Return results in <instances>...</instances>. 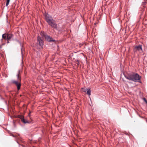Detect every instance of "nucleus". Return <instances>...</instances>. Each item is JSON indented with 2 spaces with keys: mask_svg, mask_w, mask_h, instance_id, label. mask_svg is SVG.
Listing matches in <instances>:
<instances>
[{
  "mask_svg": "<svg viewBox=\"0 0 147 147\" xmlns=\"http://www.w3.org/2000/svg\"><path fill=\"white\" fill-rule=\"evenodd\" d=\"M125 77L127 79L132 81L135 82H140V81L141 77L138 74L134 72H132L128 74Z\"/></svg>",
  "mask_w": 147,
  "mask_h": 147,
  "instance_id": "obj_1",
  "label": "nucleus"
},
{
  "mask_svg": "<svg viewBox=\"0 0 147 147\" xmlns=\"http://www.w3.org/2000/svg\"><path fill=\"white\" fill-rule=\"evenodd\" d=\"M17 76L18 79V81L13 80L12 83L17 86L18 90H19L20 89L21 86V77L19 74L17 75Z\"/></svg>",
  "mask_w": 147,
  "mask_h": 147,
  "instance_id": "obj_2",
  "label": "nucleus"
},
{
  "mask_svg": "<svg viewBox=\"0 0 147 147\" xmlns=\"http://www.w3.org/2000/svg\"><path fill=\"white\" fill-rule=\"evenodd\" d=\"M40 35L43 37V38H45V39L48 41L54 42L55 41V40L53 39L50 36L46 35V34L44 32H41L40 33Z\"/></svg>",
  "mask_w": 147,
  "mask_h": 147,
  "instance_id": "obj_3",
  "label": "nucleus"
},
{
  "mask_svg": "<svg viewBox=\"0 0 147 147\" xmlns=\"http://www.w3.org/2000/svg\"><path fill=\"white\" fill-rule=\"evenodd\" d=\"M44 16L45 20L48 24L54 20L50 16L47 14H45Z\"/></svg>",
  "mask_w": 147,
  "mask_h": 147,
  "instance_id": "obj_4",
  "label": "nucleus"
},
{
  "mask_svg": "<svg viewBox=\"0 0 147 147\" xmlns=\"http://www.w3.org/2000/svg\"><path fill=\"white\" fill-rule=\"evenodd\" d=\"M142 46L139 45L138 46H136L134 49V51L135 52H137V51H142Z\"/></svg>",
  "mask_w": 147,
  "mask_h": 147,
  "instance_id": "obj_5",
  "label": "nucleus"
},
{
  "mask_svg": "<svg viewBox=\"0 0 147 147\" xmlns=\"http://www.w3.org/2000/svg\"><path fill=\"white\" fill-rule=\"evenodd\" d=\"M52 27L54 28L57 29V24L55 22L54 20L48 24Z\"/></svg>",
  "mask_w": 147,
  "mask_h": 147,
  "instance_id": "obj_6",
  "label": "nucleus"
},
{
  "mask_svg": "<svg viewBox=\"0 0 147 147\" xmlns=\"http://www.w3.org/2000/svg\"><path fill=\"white\" fill-rule=\"evenodd\" d=\"M52 27L54 28L57 29V24L55 22L54 20L48 24Z\"/></svg>",
  "mask_w": 147,
  "mask_h": 147,
  "instance_id": "obj_7",
  "label": "nucleus"
},
{
  "mask_svg": "<svg viewBox=\"0 0 147 147\" xmlns=\"http://www.w3.org/2000/svg\"><path fill=\"white\" fill-rule=\"evenodd\" d=\"M18 117L20 119L21 121L24 123H29L28 121L25 119L24 117L22 115H19Z\"/></svg>",
  "mask_w": 147,
  "mask_h": 147,
  "instance_id": "obj_8",
  "label": "nucleus"
},
{
  "mask_svg": "<svg viewBox=\"0 0 147 147\" xmlns=\"http://www.w3.org/2000/svg\"><path fill=\"white\" fill-rule=\"evenodd\" d=\"M37 40L39 45L40 46H42L43 45V40L39 36L38 37Z\"/></svg>",
  "mask_w": 147,
  "mask_h": 147,
  "instance_id": "obj_9",
  "label": "nucleus"
},
{
  "mask_svg": "<svg viewBox=\"0 0 147 147\" xmlns=\"http://www.w3.org/2000/svg\"><path fill=\"white\" fill-rule=\"evenodd\" d=\"M7 43H9L10 39L13 37V34H11L7 33Z\"/></svg>",
  "mask_w": 147,
  "mask_h": 147,
  "instance_id": "obj_10",
  "label": "nucleus"
},
{
  "mask_svg": "<svg viewBox=\"0 0 147 147\" xmlns=\"http://www.w3.org/2000/svg\"><path fill=\"white\" fill-rule=\"evenodd\" d=\"M84 90L83 91L84 92H86L87 91V94L88 95H90L91 94L90 92H91V90L89 88H88L86 89H84Z\"/></svg>",
  "mask_w": 147,
  "mask_h": 147,
  "instance_id": "obj_11",
  "label": "nucleus"
},
{
  "mask_svg": "<svg viewBox=\"0 0 147 147\" xmlns=\"http://www.w3.org/2000/svg\"><path fill=\"white\" fill-rule=\"evenodd\" d=\"M2 39H1V40L2 41L3 39L5 40H7V34H3L2 36Z\"/></svg>",
  "mask_w": 147,
  "mask_h": 147,
  "instance_id": "obj_12",
  "label": "nucleus"
},
{
  "mask_svg": "<svg viewBox=\"0 0 147 147\" xmlns=\"http://www.w3.org/2000/svg\"><path fill=\"white\" fill-rule=\"evenodd\" d=\"M12 136L15 138L16 139H17L18 140L19 139V134L17 135H14L13 134H11V135Z\"/></svg>",
  "mask_w": 147,
  "mask_h": 147,
  "instance_id": "obj_13",
  "label": "nucleus"
},
{
  "mask_svg": "<svg viewBox=\"0 0 147 147\" xmlns=\"http://www.w3.org/2000/svg\"><path fill=\"white\" fill-rule=\"evenodd\" d=\"M10 0H6V6L7 7L8 5L9 4V1Z\"/></svg>",
  "mask_w": 147,
  "mask_h": 147,
  "instance_id": "obj_14",
  "label": "nucleus"
},
{
  "mask_svg": "<svg viewBox=\"0 0 147 147\" xmlns=\"http://www.w3.org/2000/svg\"><path fill=\"white\" fill-rule=\"evenodd\" d=\"M143 99L144 102L146 103V104H147V100L145 98H144Z\"/></svg>",
  "mask_w": 147,
  "mask_h": 147,
  "instance_id": "obj_15",
  "label": "nucleus"
},
{
  "mask_svg": "<svg viewBox=\"0 0 147 147\" xmlns=\"http://www.w3.org/2000/svg\"><path fill=\"white\" fill-rule=\"evenodd\" d=\"M76 63L77 64V66H78L79 65V62L78 61L76 62Z\"/></svg>",
  "mask_w": 147,
  "mask_h": 147,
  "instance_id": "obj_16",
  "label": "nucleus"
},
{
  "mask_svg": "<svg viewBox=\"0 0 147 147\" xmlns=\"http://www.w3.org/2000/svg\"><path fill=\"white\" fill-rule=\"evenodd\" d=\"M21 53L22 54V53H23V48H21Z\"/></svg>",
  "mask_w": 147,
  "mask_h": 147,
  "instance_id": "obj_17",
  "label": "nucleus"
},
{
  "mask_svg": "<svg viewBox=\"0 0 147 147\" xmlns=\"http://www.w3.org/2000/svg\"><path fill=\"white\" fill-rule=\"evenodd\" d=\"M80 24H79V25H78V27H79V26H80Z\"/></svg>",
  "mask_w": 147,
  "mask_h": 147,
  "instance_id": "obj_18",
  "label": "nucleus"
}]
</instances>
